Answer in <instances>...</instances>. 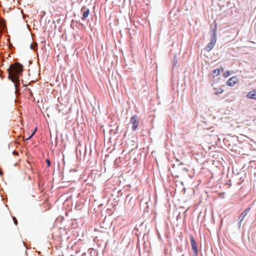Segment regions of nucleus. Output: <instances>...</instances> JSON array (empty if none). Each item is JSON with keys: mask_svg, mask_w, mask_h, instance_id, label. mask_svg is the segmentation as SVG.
<instances>
[{"mask_svg": "<svg viewBox=\"0 0 256 256\" xmlns=\"http://www.w3.org/2000/svg\"><path fill=\"white\" fill-rule=\"evenodd\" d=\"M8 78L14 84L16 88L19 84V76L23 71V66L20 63L11 64L8 69Z\"/></svg>", "mask_w": 256, "mask_h": 256, "instance_id": "nucleus-1", "label": "nucleus"}, {"mask_svg": "<svg viewBox=\"0 0 256 256\" xmlns=\"http://www.w3.org/2000/svg\"><path fill=\"white\" fill-rule=\"evenodd\" d=\"M216 35L215 34V30H214L212 34L211 38V41L210 43L208 44V46L205 48V50L209 52L214 47L216 42Z\"/></svg>", "mask_w": 256, "mask_h": 256, "instance_id": "nucleus-2", "label": "nucleus"}, {"mask_svg": "<svg viewBox=\"0 0 256 256\" xmlns=\"http://www.w3.org/2000/svg\"><path fill=\"white\" fill-rule=\"evenodd\" d=\"M190 243L192 250V254L193 256H197L198 254V250L197 248V245L196 244V242L194 240V238L192 235L190 236Z\"/></svg>", "mask_w": 256, "mask_h": 256, "instance_id": "nucleus-3", "label": "nucleus"}, {"mask_svg": "<svg viewBox=\"0 0 256 256\" xmlns=\"http://www.w3.org/2000/svg\"><path fill=\"white\" fill-rule=\"evenodd\" d=\"M130 122L132 124V130H134V131L136 130L138 128V124H139L138 117L136 114L130 118Z\"/></svg>", "mask_w": 256, "mask_h": 256, "instance_id": "nucleus-4", "label": "nucleus"}, {"mask_svg": "<svg viewBox=\"0 0 256 256\" xmlns=\"http://www.w3.org/2000/svg\"><path fill=\"white\" fill-rule=\"evenodd\" d=\"M238 82V78L236 76H233L231 78H230L228 81H227V84L228 86H232L235 84H237Z\"/></svg>", "mask_w": 256, "mask_h": 256, "instance_id": "nucleus-5", "label": "nucleus"}, {"mask_svg": "<svg viewBox=\"0 0 256 256\" xmlns=\"http://www.w3.org/2000/svg\"><path fill=\"white\" fill-rule=\"evenodd\" d=\"M250 210V208H246L239 216L240 223L241 222L244 218L245 216L248 214Z\"/></svg>", "mask_w": 256, "mask_h": 256, "instance_id": "nucleus-6", "label": "nucleus"}, {"mask_svg": "<svg viewBox=\"0 0 256 256\" xmlns=\"http://www.w3.org/2000/svg\"><path fill=\"white\" fill-rule=\"evenodd\" d=\"M82 10L84 11L83 14H82V20H84L86 18H88V16L89 14H90V10H89V9L86 8L85 7H83L82 8Z\"/></svg>", "mask_w": 256, "mask_h": 256, "instance_id": "nucleus-7", "label": "nucleus"}, {"mask_svg": "<svg viewBox=\"0 0 256 256\" xmlns=\"http://www.w3.org/2000/svg\"><path fill=\"white\" fill-rule=\"evenodd\" d=\"M246 96L249 98L256 99V90L249 92L246 94Z\"/></svg>", "mask_w": 256, "mask_h": 256, "instance_id": "nucleus-8", "label": "nucleus"}, {"mask_svg": "<svg viewBox=\"0 0 256 256\" xmlns=\"http://www.w3.org/2000/svg\"><path fill=\"white\" fill-rule=\"evenodd\" d=\"M214 93L216 94H222L224 91V90L222 88H218L216 86H214Z\"/></svg>", "mask_w": 256, "mask_h": 256, "instance_id": "nucleus-9", "label": "nucleus"}, {"mask_svg": "<svg viewBox=\"0 0 256 256\" xmlns=\"http://www.w3.org/2000/svg\"><path fill=\"white\" fill-rule=\"evenodd\" d=\"M222 69H216L214 70V71H213V74H212V75L214 76H218L220 73V72L221 70H222Z\"/></svg>", "mask_w": 256, "mask_h": 256, "instance_id": "nucleus-10", "label": "nucleus"}, {"mask_svg": "<svg viewBox=\"0 0 256 256\" xmlns=\"http://www.w3.org/2000/svg\"><path fill=\"white\" fill-rule=\"evenodd\" d=\"M35 130H36V129ZM35 132H36V130H34V131L32 132V134H31V135H30L28 138H26V140H30V139L32 137V136L34 135V133H35Z\"/></svg>", "mask_w": 256, "mask_h": 256, "instance_id": "nucleus-11", "label": "nucleus"}, {"mask_svg": "<svg viewBox=\"0 0 256 256\" xmlns=\"http://www.w3.org/2000/svg\"><path fill=\"white\" fill-rule=\"evenodd\" d=\"M13 220H14V224L16 225H17L18 222V220H16V218L15 217H13Z\"/></svg>", "mask_w": 256, "mask_h": 256, "instance_id": "nucleus-12", "label": "nucleus"}, {"mask_svg": "<svg viewBox=\"0 0 256 256\" xmlns=\"http://www.w3.org/2000/svg\"><path fill=\"white\" fill-rule=\"evenodd\" d=\"M178 62V60L176 59V56H174V64L175 65Z\"/></svg>", "mask_w": 256, "mask_h": 256, "instance_id": "nucleus-13", "label": "nucleus"}, {"mask_svg": "<svg viewBox=\"0 0 256 256\" xmlns=\"http://www.w3.org/2000/svg\"><path fill=\"white\" fill-rule=\"evenodd\" d=\"M230 76V72H226V74H225V76Z\"/></svg>", "mask_w": 256, "mask_h": 256, "instance_id": "nucleus-14", "label": "nucleus"}, {"mask_svg": "<svg viewBox=\"0 0 256 256\" xmlns=\"http://www.w3.org/2000/svg\"><path fill=\"white\" fill-rule=\"evenodd\" d=\"M46 162H47L48 166H50V160H46Z\"/></svg>", "mask_w": 256, "mask_h": 256, "instance_id": "nucleus-15", "label": "nucleus"}, {"mask_svg": "<svg viewBox=\"0 0 256 256\" xmlns=\"http://www.w3.org/2000/svg\"><path fill=\"white\" fill-rule=\"evenodd\" d=\"M30 48H31L32 50H34V46H33V44H30Z\"/></svg>", "mask_w": 256, "mask_h": 256, "instance_id": "nucleus-16", "label": "nucleus"}, {"mask_svg": "<svg viewBox=\"0 0 256 256\" xmlns=\"http://www.w3.org/2000/svg\"><path fill=\"white\" fill-rule=\"evenodd\" d=\"M13 154H16V155L18 154V152H16V151H14L13 152Z\"/></svg>", "mask_w": 256, "mask_h": 256, "instance_id": "nucleus-17", "label": "nucleus"}, {"mask_svg": "<svg viewBox=\"0 0 256 256\" xmlns=\"http://www.w3.org/2000/svg\"><path fill=\"white\" fill-rule=\"evenodd\" d=\"M227 184L228 185V186H230V184H228H228Z\"/></svg>", "mask_w": 256, "mask_h": 256, "instance_id": "nucleus-18", "label": "nucleus"}, {"mask_svg": "<svg viewBox=\"0 0 256 256\" xmlns=\"http://www.w3.org/2000/svg\"><path fill=\"white\" fill-rule=\"evenodd\" d=\"M2 172H0V174L2 175Z\"/></svg>", "mask_w": 256, "mask_h": 256, "instance_id": "nucleus-19", "label": "nucleus"}]
</instances>
